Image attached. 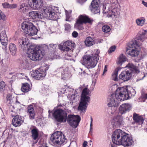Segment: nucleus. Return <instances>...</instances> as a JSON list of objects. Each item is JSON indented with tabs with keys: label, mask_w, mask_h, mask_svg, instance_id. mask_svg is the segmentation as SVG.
<instances>
[{
	"label": "nucleus",
	"mask_w": 147,
	"mask_h": 147,
	"mask_svg": "<svg viewBox=\"0 0 147 147\" xmlns=\"http://www.w3.org/2000/svg\"><path fill=\"white\" fill-rule=\"evenodd\" d=\"M132 96H134V92L131 93L130 91L128 90L127 87H119L116 89L115 94H113L109 96L108 105L109 107H115L118 106L119 101L127 100Z\"/></svg>",
	"instance_id": "nucleus-1"
},
{
	"label": "nucleus",
	"mask_w": 147,
	"mask_h": 147,
	"mask_svg": "<svg viewBox=\"0 0 147 147\" xmlns=\"http://www.w3.org/2000/svg\"><path fill=\"white\" fill-rule=\"evenodd\" d=\"M19 43L23 50L28 51V57L31 60L36 61L41 59L43 55L42 49L36 48L35 45L29 43L28 38H20Z\"/></svg>",
	"instance_id": "nucleus-2"
},
{
	"label": "nucleus",
	"mask_w": 147,
	"mask_h": 147,
	"mask_svg": "<svg viewBox=\"0 0 147 147\" xmlns=\"http://www.w3.org/2000/svg\"><path fill=\"white\" fill-rule=\"evenodd\" d=\"M113 143L115 144L122 145L125 147L131 146L133 142L132 138L129 134L120 129L115 130L112 136Z\"/></svg>",
	"instance_id": "nucleus-3"
},
{
	"label": "nucleus",
	"mask_w": 147,
	"mask_h": 147,
	"mask_svg": "<svg viewBox=\"0 0 147 147\" xmlns=\"http://www.w3.org/2000/svg\"><path fill=\"white\" fill-rule=\"evenodd\" d=\"M81 63L88 69L93 68L96 65L99 59L98 55H86L82 57Z\"/></svg>",
	"instance_id": "nucleus-4"
},
{
	"label": "nucleus",
	"mask_w": 147,
	"mask_h": 147,
	"mask_svg": "<svg viewBox=\"0 0 147 147\" xmlns=\"http://www.w3.org/2000/svg\"><path fill=\"white\" fill-rule=\"evenodd\" d=\"M89 94V90L87 87H85L82 90L81 101L78 107V110L81 112L86 111L88 104V103H89L90 100V98L88 96Z\"/></svg>",
	"instance_id": "nucleus-5"
},
{
	"label": "nucleus",
	"mask_w": 147,
	"mask_h": 147,
	"mask_svg": "<svg viewBox=\"0 0 147 147\" xmlns=\"http://www.w3.org/2000/svg\"><path fill=\"white\" fill-rule=\"evenodd\" d=\"M50 139L51 142L53 145L57 146L65 144L67 141L62 133L60 131H57L53 133Z\"/></svg>",
	"instance_id": "nucleus-6"
},
{
	"label": "nucleus",
	"mask_w": 147,
	"mask_h": 147,
	"mask_svg": "<svg viewBox=\"0 0 147 147\" xmlns=\"http://www.w3.org/2000/svg\"><path fill=\"white\" fill-rule=\"evenodd\" d=\"M22 28L24 32L30 36L36 34L38 30L32 23L25 22L22 24Z\"/></svg>",
	"instance_id": "nucleus-7"
},
{
	"label": "nucleus",
	"mask_w": 147,
	"mask_h": 147,
	"mask_svg": "<svg viewBox=\"0 0 147 147\" xmlns=\"http://www.w3.org/2000/svg\"><path fill=\"white\" fill-rule=\"evenodd\" d=\"M93 21L91 19L87 16L80 15L77 20L74 26L75 28L79 30H82L84 29L82 26L83 24L88 23L92 24Z\"/></svg>",
	"instance_id": "nucleus-8"
},
{
	"label": "nucleus",
	"mask_w": 147,
	"mask_h": 147,
	"mask_svg": "<svg viewBox=\"0 0 147 147\" xmlns=\"http://www.w3.org/2000/svg\"><path fill=\"white\" fill-rule=\"evenodd\" d=\"M42 11L43 12L44 16L49 19L56 20L59 19L58 13H55L54 9L51 7H46L45 5Z\"/></svg>",
	"instance_id": "nucleus-9"
},
{
	"label": "nucleus",
	"mask_w": 147,
	"mask_h": 147,
	"mask_svg": "<svg viewBox=\"0 0 147 147\" xmlns=\"http://www.w3.org/2000/svg\"><path fill=\"white\" fill-rule=\"evenodd\" d=\"M55 119L60 123H65L66 121L67 113L65 111L61 109L55 110L53 114Z\"/></svg>",
	"instance_id": "nucleus-10"
},
{
	"label": "nucleus",
	"mask_w": 147,
	"mask_h": 147,
	"mask_svg": "<svg viewBox=\"0 0 147 147\" xmlns=\"http://www.w3.org/2000/svg\"><path fill=\"white\" fill-rule=\"evenodd\" d=\"M127 50H129L130 48L134 49L129 51L128 54L132 57L137 56L139 54V51L137 49L140 46V44L138 43L137 41L134 40L130 42L127 44Z\"/></svg>",
	"instance_id": "nucleus-11"
},
{
	"label": "nucleus",
	"mask_w": 147,
	"mask_h": 147,
	"mask_svg": "<svg viewBox=\"0 0 147 147\" xmlns=\"http://www.w3.org/2000/svg\"><path fill=\"white\" fill-rule=\"evenodd\" d=\"M28 4L31 10L34 9L41 11L46 5V3L42 0H32L28 2Z\"/></svg>",
	"instance_id": "nucleus-12"
},
{
	"label": "nucleus",
	"mask_w": 147,
	"mask_h": 147,
	"mask_svg": "<svg viewBox=\"0 0 147 147\" xmlns=\"http://www.w3.org/2000/svg\"><path fill=\"white\" fill-rule=\"evenodd\" d=\"M80 120V117L78 115H69L67 117L66 121L72 127L76 128L78 126Z\"/></svg>",
	"instance_id": "nucleus-13"
},
{
	"label": "nucleus",
	"mask_w": 147,
	"mask_h": 147,
	"mask_svg": "<svg viewBox=\"0 0 147 147\" xmlns=\"http://www.w3.org/2000/svg\"><path fill=\"white\" fill-rule=\"evenodd\" d=\"M48 69V65H46V67L44 69V71H42L41 70H37L32 71L30 72L31 75L32 77L34 78L37 80L42 79L46 76V72Z\"/></svg>",
	"instance_id": "nucleus-14"
},
{
	"label": "nucleus",
	"mask_w": 147,
	"mask_h": 147,
	"mask_svg": "<svg viewBox=\"0 0 147 147\" xmlns=\"http://www.w3.org/2000/svg\"><path fill=\"white\" fill-rule=\"evenodd\" d=\"M104 0H93L91 5V10L94 14L100 13V9L99 4H102Z\"/></svg>",
	"instance_id": "nucleus-15"
},
{
	"label": "nucleus",
	"mask_w": 147,
	"mask_h": 147,
	"mask_svg": "<svg viewBox=\"0 0 147 147\" xmlns=\"http://www.w3.org/2000/svg\"><path fill=\"white\" fill-rule=\"evenodd\" d=\"M113 127H117L121 126L123 125V118L120 115L114 116L111 122Z\"/></svg>",
	"instance_id": "nucleus-16"
},
{
	"label": "nucleus",
	"mask_w": 147,
	"mask_h": 147,
	"mask_svg": "<svg viewBox=\"0 0 147 147\" xmlns=\"http://www.w3.org/2000/svg\"><path fill=\"white\" fill-rule=\"evenodd\" d=\"M12 117H14L12 121V124L14 127H16L20 126L24 122V118L18 115L15 116L13 115Z\"/></svg>",
	"instance_id": "nucleus-17"
},
{
	"label": "nucleus",
	"mask_w": 147,
	"mask_h": 147,
	"mask_svg": "<svg viewBox=\"0 0 147 147\" xmlns=\"http://www.w3.org/2000/svg\"><path fill=\"white\" fill-rule=\"evenodd\" d=\"M74 45V43H72L69 41H67L64 42L63 45H60L59 48L63 51H68L73 49Z\"/></svg>",
	"instance_id": "nucleus-18"
},
{
	"label": "nucleus",
	"mask_w": 147,
	"mask_h": 147,
	"mask_svg": "<svg viewBox=\"0 0 147 147\" xmlns=\"http://www.w3.org/2000/svg\"><path fill=\"white\" fill-rule=\"evenodd\" d=\"M131 105L128 103L123 104L120 105L119 108V113L123 114L129 112L131 109Z\"/></svg>",
	"instance_id": "nucleus-19"
},
{
	"label": "nucleus",
	"mask_w": 147,
	"mask_h": 147,
	"mask_svg": "<svg viewBox=\"0 0 147 147\" xmlns=\"http://www.w3.org/2000/svg\"><path fill=\"white\" fill-rule=\"evenodd\" d=\"M126 67H128L129 69L128 71L130 72L131 74H132L133 73L138 74L140 71L138 67L131 63H128Z\"/></svg>",
	"instance_id": "nucleus-20"
},
{
	"label": "nucleus",
	"mask_w": 147,
	"mask_h": 147,
	"mask_svg": "<svg viewBox=\"0 0 147 147\" xmlns=\"http://www.w3.org/2000/svg\"><path fill=\"white\" fill-rule=\"evenodd\" d=\"M130 72L128 71H123L119 75V79L123 80L124 81H127L129 80L132 76Z\"/></svg>",
	"instance_id": "nucleus-21"
},
{
	"label": "nucleus",
	"mask_w": 147,
	"mask_h": 147,
	"mask_svg": "<svg viewBox=\"0 0 147 147\" xmlns=\"http://www.w3.org/2000/svg\"><path fill=\"white\" fill-rule=\"evenodd\" d=\"M0 40L2 45L6 47L7 44L8 38L5 30L2 31L1 33Z\"/></svg>",
	"instance_id": "nucleus-22"
},
{
	"label": "nucleus",
	"mask_w": 147,
	"mask_h": 147,
	"mask_svg": "<svg viewBox=\"0 0 147 147\" xmlns=\"http://www.w3.org/2000/svg\"><path fill=\"white\" fill-rule=\"evenodd\" d=\"M118 6H115L114 7H108V11L107 12L108 13L109 16L111 17L112 16H117L118 14Z\"/></svg>",
	"instance_id": "nucleus-23"
},
{
	"label": "nucleus",
	"mask_w": 147,
	"mask_h": 147,
	"mask_svg": "<svg viewBox=\"0 0 147 147\" xmlns=\"http://www.w3.org/2000/svg\"><path fill=\"white\" fill-rule=\"evenodd\" d=\"M147 31L144 30L140 32L139 33V36L136 38L137 40L143 42L144 40L147 38Z\"/></svg>",
	"instance_id": "nucleus-24"
},
{
	"label": "nucleus",
	"mask_w": 147,
	"mask_h": 147,
	"mask_svg": "<svg viewBox=\"0 0 147 147\" xmlns=\"http://www.w3.org/2000/svg\"><path fill=\"white\" fill-rule=\"evenodd\" d=\"M133 119L135 123H142L144 121V119L142 116H139L136 113L133 114Z\"/></svg>",
	"instance_id": "nucleus-25"
},
{
	"label": "nucleus",
	"mask_w": 147,
	"mask_h": 147,
	"mask_svg": "<svg viewBox=\"0 0 147 147\" xmlns=\"http://www.w3.org/2000/svg\"><path fill=\"white\" fill-rule=\"evenodd\" d=\"M18 10L20 12L25 13L26 11L31 10L29 5L24 3H22L18 8Z\"/></svg>",
	"instance_id": "nucleus-26"
},
{
	"label": "nucleus",
	"mask_w": 147,
	"mask_h": 147,
	"mask_svg": "<svg viewBox=\"0 0 147 147\" xmlns=\"http://www.w3.org/2000/svg\"><path fill=\"white\" fill-rule=\"evenodd\" d=\"M85 45L87 47H90L95 44V41L93 38L89 36L86 37L85 41Z\"/></svg>",
	"instance_id": "nucleus-27"
},
{
	"label": "nucleus",
	"mask_w": 147,
	"mask_h": 147,
	"mask_svg": "<svg viewBox=\"0 0 147 147\" xmlns=\"http://www.w3.org/2000/svg\"><path fill=\"white\" fill-rule=\"evenodd\" d=\"M57 71H61V78L63 80H65L68 77V71L67 69H63L62 68H60L57 69Z\"/></svg>",
	"instance_id": "nucleus-28"
},
{
	"label": "nucleus",
	"mask_w": 147,
	"mask_h": 147,
	"mask_svg": "<svg viewBox=\"0 0 147 147\" xmlns=\"http://www.w3.org/2000/svg\"><path fill=\"white\" fill-rule=\"evenodd\" d=\"M30 17L33 19L39 18H41V14L38 11H32L29 12L28 14Z\"/></svg>",
	"instance_id": "nucleus-29"
},
{
	"label": "nucleus",
	"mask_w": 147,
	"mask_h": 147,
	"mask_svg": "<svg viewBox=\"0 0 147 147\" xmlns=\"http://www.w3.org/2000/svg\"><path fill=\"white\" fill-rule=\"evenodd\" d=\"M28 113H29L30 118L34 119L35 116L34 111L33 107L32 105L28 106Z\"/></svg>",
	"instance_id": "nucleus-30"
},
{
	"label": "nucleus",
	"mask_w": 147,
	"mask_h": 147,
	"mask_svg": "<svg viewBox=\"0 0 147 147\" xmlns=\"http://www.w3.org/2000/svg\"><path fill=\"white\" fill-rule=\"evenodd\" d=\"M31 89L30 85L27 83L22 84L21 88V91L24 92H27L30 91Z\"/></svg>",
	"instance_id": "nucleus-31"
},
{
	"label": "nucleus",
	"mask_w": 147,
	"mask_h": 147,
	"mask_svg": "<svg viewBox=\"0 0 147 147\" xmlns=\"http://www.w3.org/2000/svg\"><path fill=\"white\" fill-rule=\"evenodd\" d=\"M32 137L34 140H36L38 136V130L36 127L33 129L31 131Z\"/></svg>",
	"instance_id": "nucleus-32"
},
{
	"label": "nucleus",
	"mask_w": 147,
	"mask_h": 147,
	"mask_svg": "<svg viewBox=\"0 0 147 147\" xmlns=\"http://www.w3.org/2000/svg\"><path fill=\"white\" fill-rule=\"evenodd\" d=\"M9 47L11 54L13 55H15L17 51V49L16 45L13 43H11L9 45Z\"/></svg>",
	"instance_id": "nucleus-33"
},
{
	"label": "nucleus",
	"mask_w": 147,
	"mask_h": 147,
	"mask_svg": "<svg viewBox=\"0 0 147 147\" xmlns=\"http://www.w3.org/2000/svg\"><path fill=\"white\" fill-rule=\"evenodd\" d=\"M3 7L5 8L14 9L17 7V5L16 4H10L5 2L2 4Z\"/></svg>",
	"instance_id": "nucleus-34"
},
{
	"label": "nucleus",
	"mask_w": 147,
	"mask_h": 147,
	"mask_svg": "<svg viewBox=\"0 0 147 147\" xmlns=\"http://www.w3.org/2000/svg\"><path fill=\"white\" fill-rule=\"evenodd\" d=\"M146 19L144 17H141L136 20V22L137 24L139 26H142L145 24Z\"/></svg>",
	"instance_id": "nucleus-35"
},
{
	"label": "nucleus",
	"mask_w": 147,
	"mask_h": 147,
	"mask_svg": "<svg viewBox=\"0 0 147 147\" xmlns=\"http://www.w3.org/2000/svg\"><path fill=\"white\" fill-rule=\"evenodd\" d=\"M126 61V59L125 56L121 54L119 57L117 61V64L121 65L123 63Z\"/></svg>",
	"instance_id": "nucleus-36"
},
{
	"label": "nucleus",
	"mask_w": 147,
	"mask_h": 147,
	"mask_svg": "<svg viewBox=\"0 0 147 147\" xmlns=\"http://www.w3.org/2000/svg\"><path fill=\"white\" fill-rule=\"evenodd\" d=\"M119 70V69L118 68H117L115 69L114 72L112 74V80L116 81H118V79L117 78V75Z\"/></svg>",
	"instance_id": "nucleus-37"
},
{
	"label": "nucleus",
	"mask_w": 147,
	"mask_h": 147,
	"mask_svg": "<svg viewBox=\"0 0 147 147\" xmlns=\"http://www.w3.org/2000/svg\"><path fill=\"white\" fill-rule=\"evenodd\" d=\"M78 97H77V96H74V95H71L70 98V103L73 105L74 103H75L76 102V100L78 99Z\"/></svg>",
	"instance_id": "nucleus-38"
},
{
	"label": "nucleus",
	"mask_w": 147,
	"mask_h": 147,
	"mask_svg": "<svg viewBox=\"0 0 147 147\" xmlns=\"http://www.w3.org/2000/svg\"><path fill=\"white\" fill-rule=\"evenodd\" d=\"M110 6L114 7L115 6H118L119 5L118 0H111Z\"/></svg>",
	"instance_id": "nucleus-39"
},
{
	"label": "nucleus",
	"mask_w": 147,
	"mask_h": 147,
	"mask_svg": "<svg viewBox=\"0 0 147 147\" xmlns=\"http://www.w3.org/2000/svg\"><path fill=\"white\" fill-rule=\"evenodd\" d=\"M102 30L105 33H107L110 31L111 29L110 27L107 25H105L102 26Z\"/></svg>",
	"instance_id": "nucleus-40"
},
{
	"label": "nucleus",
	"mask_w": 147,
	"mask_h": 147,
	"mask_svg": "<svg viewBox=\"0 0 147 147\" xmlns=\"http://www.w3.org/2000/svg\"><path fill=\"white\" fill-rule=\"evenodd\" d=\"M29 63L27 61L25 60L23 61L22 66L24 69H27L29 67Z\"/></svg>",
	"instance_id": "nucleus-41"
},
{
	"label": "nucleus",
	"mask_w": 147,
	"mask_h": 147,
	"mask_svg": "<svg viewBox=\"0 0 147 147\" xmlns=\"http://www.w3.org/2000/svg\"><path fill=\"white\" fill-rule=\"evenodd\" d=\"M7 103L9 104H11L12 99V95L10 94H8L7 96Z\"/></svg>",
	"instance_id": "nucleus-42"
},
{
	"label": "nucleus",
	"mask_w": 147,
	"mask_h": 147,
	"mask_svg": "<svg viewBox=\"0 0 147 147\" xmlns=\"http://www.w3.org/2000/svg\"><path fill=\"white\" fill-rule=\"evenodd\" d=\"M57 46L56 44H51L48 47V49L52 50H54L56 48Z\"/></svg>",
	"instance_id": "nucleus-43"
},
{
	"label": "nucleus",
	"mask_w": 147,
	"mask_h": 147,
	"mask_svg": "<svg viewBox=\"0 0 147 147\" xmlns=\"http://www.w3.org/2000/svg\"><path fill=\"white\" fill-rule=\"evenodd\" d=\"M5 84L4 82L3 81L0 82V90L1 91H3L5 89Z\"/></svg>",
	"instance_id": "nucleus-44"
},
{
	"label": "nucleus",
	"mask_w": 147,
	"mask_h": 147,
	"mask_svg": "<svg viewBox=\"0 0 147 147\" xmlns=\"http://www.w3.org/2000/svg\"><path fill=\"white\" fill-rule=\"evenodd\" d=\"M46 22L44 21H40L38 24V26L40 28L45 27L46 26Z\"/></svg>",
	"instance_id": "nucleus-45"
},
{
	"label": "nucleus",
	"mask_w": 147,
	"mask_h": 147,
	"mask_svg": "<svg viewBox=\"0 0 147 147\" xmlns=\"http://www.w3.org/2000/svg\"><path fill=\"white\" fill-rule=\"evenodd\" d=\"M5 14L0 10V20H6Z\"/></svg>",
	"instance_id": "nucleus-46"
},
{
	"label": "nucleus",
	"mask_w": 147,
	"mask_h": 147,
	"mask_svg": "<svg viewBox=\"0 0 147 147\" xmlns=\"http://www.w3.org/2000/svg\"><path fill=\"white\" fill-rule=\"evenodd\" d=\"M15 105L16 106V108H17V109L18 110H20L21 109V104L20 103V102L18 101L17 100H16Z\"/></svg>",
	"instance_id": "nucleus-47"
},
{
	"label": "nucleus",
	"mask_w": 147,
	"mask_h": 147,
	"mask_svg": "<svg viewBox=\"0 0 147 147\" xmlns=\"http://www.w3.org/2000/svg\"><path fill=\"white\" fill-rule=\"evenodd\" d=\"M65 30L67 32L69 31L71 29V26L69 24H66L64 25Z\"/></svg>",
	"instance_id": "nucleus-48"
},
{
	"label": "nucleus",
	"mask_w": 147,
	"mask_h": 147,
	"mask_svg": "<svg viewBox=\"0 0 147 147\" xmlns=\"http://www.w3.org/2000/svg\"><path fill=\"white\" fill-rule=\"evenodd\" d=\"M116 49V47L115 46H111L108 50V52L111 53L114 51Z\"/></svg>",
	"instance_id": "nucleus-49"
},
{
	"label": "nucleus",
	"mask_w": 147,
	"mask_h": 147,
	"mask_svg": "<svg viewBox=\"0 0 147 147\" xmlns=\"http://www.w3.org/2000/svg\"><path fill=\"white\" fill-rule=\"evenodd\" d=\"M10 111L12 112H15V107L14 106L10 104L9 105Z\"/></svg>",
	"instance_id": "nucleus-50"
},
{
	"label": "nucleus",
	"mask_w": 147,
	"mask_h": 147,
	"mask_svg": "<svg viewBox=\"0 0 147 147\" xmlns=\"http://www.w3.org/2000/svg\"><path fill=\"white\" fill-rule=\"evenodd\" d=\"M72 35L74 37L76 38L78 35V33L76 31H74L72 33Z\"/></svg>",
	"instance_id": "nucleus-51"
},
{
	"label": "nucleus",
	"mask_w": 147,
	"mask_h": 147,
	"mask_svg": "<svg viewBox=\"0 0 147 147\" xmlns=\"http://www.w3.org/2000/svg\"><path fill=\"white\" fill-rule=\"evenodd\" d=\"M71 95H74V96H77V97H78V94L77 91L76 90H74L73 91V93Z\"/></svg>",
	"instance_id": "nucleus-52"
},
{
	"label": "nucleus",
	"mask_w": 147,
	"mask_h": 147,
	"mask_svg": "<svg viewBox=\"0 0 147 147\" xmlns=\"http://www.w3.org/2000/svg\"><path fill=\"white\" fill-rule=\"evenodd\" d=\"M107 65H105L104 71H103V74L102 75V76H104L105 73L107 71Z\"/></svg>",
	"instance_id": "nucleus-53"
},
{
	"label": "nucleus",
	"mask_w": 147,
	"mask_h": 147,
	"mask_svg": "<svg viewBox=\"0 0 147 147\" xmlns=\"http://www.w3.org/2000/svg\"><path fill=\"white\" fill-rule=\"evenodd\" d=\"M92 122H90V131H89L90 133H92Z\"/></svg>",
	"instance_id": "nucleus-54"
},
{
	"label": "nucleus",
	"mask_w": 147,
	"mask_h": 147,
	"mask_svg": "<svg viewBox=\"0 0 147 147\" xmlns=\"http://www.w3.org/2000/svg\"><path fill=\"white\" fill-rule=\"evenodd\" d=\"M96 81L95 79L94 80H92V86H94L96 83Z\"/></svg>",
	"instance_id": "nucleus-55"
},
{
	"label": "nucleus",
	"mask_w": 147,
	"mask_h": 147,
	"mask_svg": "<svg viewBox=\"0 0 147 147\" xmlns=\"http://www.w3.org/2000/svg\"><path fill=\"white\" fill-rule=\"evenodd\" d=\"M87 142L86 141H84L83 144V147H86L87 144Z\"/></svg>",
	"instance_id": "nucleus-56"
},
{
	"label": "nucleus",
	"mask_w": 147,
	"mask_h": 147,
	"mask_svg": "<svg viewBox=\"0 0 147 147\" xmlns=\"http://www.w3.org/2000/svg\"><path fill=\"white\" fill-rule=\"evenodd\" d=\"M142 3L144 6L147 7V2H145L144 1H142Z\"/></svg>",
	"instance_id": "nucleus-57"
},
{
	"label": "nucleus",
	"mask_w": 147,
	"mask_h": 147,
	"mask_svg": "<svg viewBox=\"0 0 147 147\" xmlns=\"http://www.w3.org/2000/svg\"><path fill=\"white\" fill-rule=\"evenodd\" d=\"M142 97L145 99H147V94H146L142 95Z\"/></svg>",
	"instance_id": "nucleus-58"
},
{
	"label": "nucleus",
	"mask_w": 147,
	"mask_h": 147,
	"mask_svg": "<svg viewBox=\"0 0 147 147\" xmlns=\"http://www.w3.org/2000/svg\"><path fill=\"white\" fill-rule=\"evenodd\" d=\"M39 147H48L47 145V144L45 143L43 144L41 146H40Z\"/></svg>",
	"instance_id": "nucleus-59"
},
{
	"label": "nucleus",
	"mask_w": 147,
	"mask_h": 147,
	"mask_svg": "<svg viewBox=\"0 0 147 147\" xmlns=\"http://www.w3.org/2000/svg\"><path fill=\"white\" fill-rule=\"evenodd\" d=\"M87 0H79L78 2L80 3H84Z\"/></svg>",
	"instance_id": "nucleus-60"
},
{
	"label": "nucleus",
	"mask_w": 147,
	"mask_h": 147,
	"mask_svg": "<svg viewBox=\"0 0 147 147\" xmlns=\"http://www.w3.org/2000/svg\"><path fill=\"white\" fill-rule=\"evenodd\" d=\"M144 76H143L142 77V78H141L137 79V80H136V81H138L139 80H142L144 78Z\"/></svg>",
	"instance_id": "nucleus-61"
},
{
	"label": "nucleus",
	"mask_w": 147,
	"mask_h": 147,
	"mask_svg": "<svg viewBox=\"0 0 147 147\" xmlns=\"http://www.w3.org/2000/svg\"><path fill=\"white\" fill-rule=\"evenodd\" d=\"M103 41V40L102 39H100L98 41V42L99 43L102 42Z\"/></svg>",
	"instance_id": "nucleus-62"
},
{
	"label": "nucleus",
	"mask_w": 147,
	"mask_h": 147,
	"mask_svg": "<svg viewBox=\"0 0 147 147\" xmlns=\"http://www.w3.org/2000/svg\"><path fill=\"white\" fill-rule=\"evenodd\" d=\"M90 119H91L90 122H92L93 119H92V117H91Z\"/></svg>",
	"instance_id": "nucleus-63"
},
{
	"label": "nucleus",
	"mask_w": 147,
	"mask_h": 147,
	"mask_svg": "<svg viewBox=\"0 0 147 147\" xmlns=\"http://www.w3.org/2000/svg\"><path fill=\"white\" fill-rule=\"evenodd\" d=\"M110 147H114V146L113 144H111Z\"/></svg>",
	"instance_id": "nucleus-64"
}]
</instances>
